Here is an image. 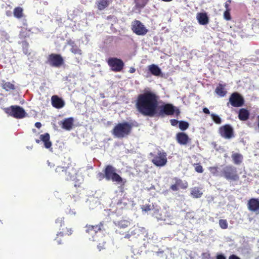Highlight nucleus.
I'll return each instance as SVG.
<instances>
[{"mask_svg": "<svg viewBox=\"0 0 259 259\" xmlns=\"http://www.w3.org/2000/svg\"><path fill=\"white\" fill-rule=\"evenodd\" d=\"M158 96L151 91H145L139 95L136 107L138 111L145 116H153L158 107Z\"/></svg>", "mask_w": 259, "mask_h": 259, "instance_id": "nucleus-1", "label": "nucleus"}, {"mask_svg": "<svg viewBox=\"0 0 259 259\" xmlns=\"http://www.w3.org/2000/svg\"><path fill=\"white\" fill-rule=\"evenodd\" d=\"M132 126L127 122L117 124L112 131V134L117 138H123L131 133Z\"/></svg>", "mask_w": 259, "mask_h": 259, "instance_id": "nucleus-2", "label": "nucleus"}, {"mask_svg": "<svg viewBox=\"0 0 259 259\" xmlns=\"http://www.w3.org/2000/svg\"><path fill=\"white\" fill-rule=\"evenodd\" d=\"M153 215L158 221H163L165 222V224L170 225L175 223L173 221H170L172 218V215L169 210L166 208L162 210L155 208L153 210Z\"/></svg>", "mask_w": 259, "mask_h": 259, "instance_id": "nucleus-3", "label": "nucleus"}, {"mask_svg": "<svg viewBox=\"0 0 259 259\" xmlns=\"http://www.w3.org/2000/svg\"><path fill=\"white\" fill-rule=\"evenodd\" d=\"M221 176L224 177L228 181H233L238 180L239 178L236 168L232 165L222 166Z\"/></svg>", "mask_w": 259, "mask_h": 259, "instance_id": "nucleus-4", "label": "nucleus"}, {"mask_svg": "<svg viewBox=\"0 0 259 259\" xmlns=\"http://www.w3.org/2000/svg\"><path fill=\"white\" fill-rule=\"evenodd\" d=\"M105 179L108 180H111L117 184L124 183L122 178L116 173V169L111 165H107L104 170Z\"/></svg>", "mask_w": 259, "mask_h": 259, "instance_id": "nucleus-5", "label": "nucleus"}, {"mask_svg": "<svg viewBox=\"0 0 259 259\" xmlns=\"http://www.w3.org/2000/svg\"><path fill=\"white\" fill-rule=\"evenodd\" d=\"M6 112L16 118H23L27 115L24 109L19 106H11L6 109Z\"/></svg>", "mask_w": 259, "mask_h": 259, "instance_id": "nucleus-6", "label": "nucleus"}, {"mask_svg": "<svg viewBox=\"0 0 259 259\" xmlns=\"http://www.w3.org/2000/svg\"><path fill=\"white\" fill-rule=\"evenodd\" d=\"M152 162L158 167L165 166L167 162L166 153L163 150L158 151L157 153L154 155Z\"/></svg>", "mask_w": 259, "mask_h": 259, "instance_id": "nucleus-7", "label": "nucleus"}, {"mask_svg": "<svg viewBox=\"0 0 259 259\" xmlns=\"http://www.w3.org/2000/svg\"><path fill=\"white\" fill-rule=\"evenodd\" d=\"M132 30L138 35H144L148 32L146 27L139 20H134L132 22Z\"/></svg>", "mask_w": 259, "mask_h": 259, "instance_id": "nucleus-8", "label": "nucleus"}, {"mask_svg": "<svg viewBox=\"0 0 259 259\" xmlns=\"http://www.w3.org/2000/svg\"><path fill=\"white\" fill-rule=\"evenodd\" d=\"M102 226L103 225L102 223H100L99 225L87 226V229L86 230V232L89 233V235L92 236V238H89L90 240L96 241L97 239L95 236H99L102 234Z\"/></svg>", "mask_w": 259, "mask_h": 259, "instance_id": "nucleus-9", "label": "nucleus"}, {"mask_svg": "<svg viewBox=\"0 0 259 259\" xmlns=\"http://www.w3.org/2000/svg\"><path fill=\"white\" fill-rule=\"evenodd\" d=\"M229 102L232 106L239 107L243 105L244 101L243 97L240 94L235 92L230 97Z\"/></svg>", "mask_w": 259, "mask_h": 259, "instance_id": "nucleus-10", "label": "nucleus"}, {"mask_svg": "<svg viewBox=\"0 0 259 259\" xmlns=\"http://www.w3.org/2000/svg\"><path fill=\"white\" fill-rule=\"evenodd\" d=\"M48 62L52 66L58 67L62 65L64 60L61 55L52 54L49 56Z\"/></svg>", "mask_w": 259, "mask_h": 259, "instance_id": "nucleus-11", "label": "nucleus"}, {"mask_svg": "<svg viewBox=\"0 0 259 259\" xmlns=\"http://www.w3.org/2000/svg\"><path fill=\"white\" fill-rule=\"evenodd\" d=\"M108 63L113 71L117 72L121 71L124 65L121 60L116 58H110Z\"/></svg>", "mask_w": 259, "mask_h": 259, "instance_id": "nucleus-12", "label": "nucleus"}, {"mask_svg": "<svg viewBox=\"0 0 259 259\" xmlns=\"http://www.w3.org/2000/svg\"><path fill=\"white\" fill-rule=\"evenodd\" d=\"M219 133L221 136L225 139H230L233 136V130L230 125H225L219 129Z\"/></svg>", "mask_w": 259, "mask_h": 259, "instance_id": "nucleus-13", "label": "nucleus"}, {"mask_svg": "<svg viewBox=\"0 0 259 259\" xmlns=\"http://www.w3.org/2000/svg\"><path fill=\"white\" fill-rule=\"evenodd\" d=\"M174 107L170 104H166L161 106L159 111V115L163 116L164 115H172L174 113Z\"/></svg>", "mask_w": 259, "mask_h": 259, "instance_id": "nucleus-14", "label": "nucleus"}, {"mask_svg": "<svg viewBox=\"0 0 259 259\" xmlns=\"http://www.w3.org/2000/svg\"><path fill=\"white\" fill-rule=\"evenodd\" d=\"M247 205L249 210L256 213H259V199L255 198L250 199L248 202Z\"/></svg>", "mask_w": 259, "mask_h": 259, "instance_id": "nucleus-15", "label": "nucleus"}, {"mask_svg": "<svg viewBox=\"0 0 259 259\" xmlns=\"http://www.w3.org/2000/svg\"><path fill=\"white\" fill-rule=\"evenodd\" d=\"M74 121L73 117L66 118L61 121L60 125L66 131H70L73 126Z\"/></svg>", "mask_w": 259, "mask_h": 259, "instance_id": "nucleus-16", "label": "nucleus"}, {"mask_svg": "<svg viewBox=\"0 0 259 259\" xmlns=\"http://www.w3.org/2000/svg\"><path fill=\"white\" fill-rule=\"evenodd\" d=\"M176 140L180 145H187L191 140L188 136L183 132L179 133L177 134Z\"/></svg>", "mask_w": 259, "mask_h": 259, "instance_id": "nucleus-17", "label": "nucleus"}, {"mask_svg": "<svg viewBox=\"0 0 259 259\" xmlns=\"http://www.w3.org/2000/svg\"><path fill=\"white\" fill-rule=\"evenodd\" d=\"M51 102L52 106L57 109L62 108L65 106V102L56 95L52 97Z\"/></svg>", "mask_w": 259, "mask_h": 259, "instance_id": "nucleus-18", "label": "nucleus"}, {"mask_svg": "<svg viewBox=\"0 0 259 259\" xmlns=\"http://www.w3.org/2000/svg\"><path fill=\"white\" fill-rule=\"evenodd\" d=\"M40 141L44 143V146L47 149H52V143L50 140V135L48 133H45L40 135Z\"/></svg>", "mask_w": 259, "mask_h": 259, "instance_id": "nucleus-19", "label": "nucleus"}, {"mask_svg": "<svg viewBox=\"0 0 259 259\" xmlns=\"http://www.w3.org/2000/svg\"><path fill=\"white\" fill-rule=\"evenodd\" d=\"M64 174L65 175V179L67 180L74 181L75 179L76 170L72 168H66Z\"/></svg>", "mask_w": 259, "mask_h": 259, "instance_id": "nucleus-20", "label": "nucleus"}, {"mask_svg": "<svg viewBox=\"0 0 259 259\" xmlns=\"http://www.w3.org/2000/svg\"><path fill=\"white\" fill-rule=\"evenodd\" d=\"M148 70L153 75L158 76L162 74L161 69L155 64H151L148 66Z\"/></svg>", "mask_w": 259, "mask_h": 259, "instance_id": "nucleus-21", "label": "nucleus"}, {"mask_svg": "<svg viewBox=\"0 0 259 259\" xmlns=\"http://www.w3.org/2000/svg\"><path fill=\"white\" fill-rule=\"evenodd\" d=\"M196 19L201 25H206L208 23V18L205 13H199L197 14Z\"/></svg>", "mask_w": 259, "mask_h": 259, "instance_id": "nucleus-22", "label": "nucleus"}, {"mask_svg": "<svg viewBox=\"0 0 259 259\" xmlns=\"http://www.w3.org/2000/svg\"><path fill=\"white\" fill-rule=\"evenodd\" d=\"M114 223L116 227L120 229H124L130 226L131 225V222L126 220L115 221Z\"/></svg>", "mask_w": 259, "mask_h": 259, "instance_id": "nucleus-23", "label": "nucleus"}, {"mask_svg": "<svg viewBox=\"0 0 259 259\" xmlns=\"http://www.w3.org/2000/svg\"><path fill=\"white\" fill-rule=\"evenodd\" d=\"M110 4L109 0H98L96 2V5L98 9L101 11L104 10Z\"/></svg>", "mask_w": 259, "mask_h": 259, "instance_id": "nucleus-24", "label": "nucleus"}, {"mask_svg": "<svg viewBox=\"0 0 259 259\" xmlns=\"http://www.w3.org/2000/svg\"><path fill=\"white\" fill-rule=\"evenodd\" d=\"M232 158L233 162L237 165L240 164L243 160V156L240 153H233Z\"/></svg>", "mask_w": 259, "mask_h": 259, "instance_id": "nucleus-25", "label": "nucleus"}, {"mask_svg": "<svg viewBox=\"0 0 259 259\" xmlns=\"http://www.w3.org/2000/svg\"><path fill=\"white\" fill-rule=\"evenodd\" d=\"M68 44L71 46L70 51L74 54L81 55V50L75 45L74 42L70 40L68 42Z\"/></svg>", "mask_w": 259, "mask_h": 259, "instance_id": "nucleus-26", "label": "nucleus"}, {"mask_svg": "<svg viewBox=\"0 0 259 259\" xmlns=\"http://www.w3.org/2000/svg\"><path fill=\"white\" fill-rule=\"evenodd\" d=\"M202 192L198 187L192 188L191 190V195L194 198H200L202 195Z\"/></svg>", "mask_w": 259, "mask_h": 259, "instance_id": "nucleus-27", "label": "nucleus"}, {"mask_svg": "<svg viewBox=\"0 0 259 259\" xmlns=\"http://www.w3.org/2000/svg\"><path fill=\"white\" fill-rule=\"evenodd\" d=\"M238 116L241 120H246L249 117V112L245 109H241L239 110Z\"/></svg>", "mask_w": 259, "mask_h": 259, "instance_id": "nucleus-28", "label": "nucleus"}, {"mask_svg": "<svg viewBox=\"0 0 259 259\" xmlns=\"http://www.w3.org/2000/svg\"><path fill=\"white\" fill-rule=\"evenodd\" d=\"M216 94L220 97H224L226 95L227 91L225 90L224 86L219 84L215 90Z\"/></svg>", "mask_w": 259, "mask_h": 259, "instance_id": "nucleus-29", "label": "nucleus"}, {"mask_svg": "<svg viewBox=\"0 0 259 259\" xmlns=\"http://www.w3.org/2000/svg\"><path fill=\"white\" fill-rule=\"evenodd\" d=\"M131 202L132 203V205H133V202H132V201L124 197L120 201H118V205H120L121 207H123V206H126Z\"/></svg>", "mask_w": 259, "mask_h": 259, "instance_id": "nucleus-30", "label": "nucleus"}, {"mask_svg": "<svg viewBox=\"0 0 259 259\" xmlns=\"http://www.w3.org/2000/svg\"><path fill=\"white\" fill-rule=\"evenodd\" d=\"M3 88L7 91L15 89V85L10 82H6L3 85Z\"/></svg>", "mask_w": 259, "mask_h": 259, "instance_id": "nucleus-31", "label": "nucleus"}, {"mask_svg": "<svg viewBox=\"0 0 259 259\" xmlns=\"http://www.w3.org/2000/svg\"><path fill=\"white\" fill-rule=\"evenodd\" d=\"M177 185H178V188L185 189L187 188L188 184L187 182H184L181 180L176 179Z\"/></svg>", "mask_w": 259, "mask_h": 259, "instance_id": "nucleus-32", "label": "nucleus"}, {"mask_svg": "<svg viewBox=\"0 0 259 259\" xmlns=\"http://www.w3.org/2000/svg\"><path fill=\"white\" fill-rule=\"evenodd\" d=\"M14 15L16 18H21L22 16V9L19 7L15 8L14 10Z\"/></svg>", "mask_w": 259, "mask_h": 259, "instance_id": "nucleus-33", "label": "nucleus"}, {"mask_svg": "<svg viewBox=\"0 0 259 259\" xmlns=\"http://www.w3.org/2000/svg\"><path fill=\"white\" fill-rule=\"evenodd\" d=\"M179 128L182 131H185L187 130L189 127V123L186 121H180L179 124Z\"/></svg>", "mask_w": 259, "mask_h": 259, "instance_id": "nucleus-34", "label": "nucleus"}, {"mask_svg": "<svg viewBox=\"0 0 259 259\" xmlns=\"http://www.w3.org/2000/svg\"><path fill=\"white\" fill-rule=\"evenodd\" d=\"M148 0H135L136 6L140 8H143L145 6Z\"/></svg>", "mask_w": 259, "mask_h": 259, "instance_id": "nucleus-35", "label": "nucleus"}, {"mask_svg": "<svg viewBox=\"0 0 259 259\" xmlns=\"http://www.w3.org/2000/svg\"><path fill=\"white\" fill-rule=\"evenodd\" d=\"M218 167H210L209 170L210 172L214 176H221V173L219 172Z\"/></svg>", "mask_w": 259, "mask_h": 259, "instance_id": "nucleus-36", "label": "nucleus"}, {"mask_svg": "<svg viewBox=\"0 0 259 259\" xmlns=\"http://www.w3.org/2000/svg\"><path fill=\"white\" fill-rule=\"evenodd\" d=\"M211 118L217 124H220L222 122L221 118L217 115L214 113H211L210 114Z\"/></svg>", "mask_w": 259, "mask_h": 259, "instance_id": "nucleus-37", "label": "nucleus"}, {"mask_svg": "<svg viewBox=\"0 0 259 259\" xmlns=\"http://www.w3.org/2000/svg\"><path fill=\"white\" fill-rule=\"evenodd\" d=\"M219 225L220 227L223 229H226L228 228V223L226 220H220Z\"/></svg>", "mask_w": 259, "mask_h": 259, "instance_id": "nucleus-38", "label": "nucleus"}, {"mask_svg": "<svg viewBox=\"0 0 259 259\" xmlns=\"http://www.w3.org/2000/svg\"><path fill=\"white\" fill-rule=\"evenodd\" d=\"M230 11V10H226L224 13V18L227 21L230 20L231 19Z\"/></svg>", "mask_w": 259, "mask_h": 259, "instance_id": "nucleus-39", "label": "nucleus"}, {"mask_svg": "<svg viewBox=\"0 0 259 259\" xmlns=\"http://www.w3.org/2000/svg\"><path fill=\"white\" fill-rule=\"evenodd\" d=\"M132 236H135L138 235V233L139 232V229L138 228H134L129 230Z\"/></svg>", "mask_w": 259, "mask_h": 259, "instance_id": "nucleus-40", "label": "nucleus"}, {"mask_svg": "<svg viewBox=\"0 0 259 259\" xmlns=\"http://www.w3.org/2000/svg\"><path fill=\"white\" fill-rule=\"evenodd\" d=\"M65 168L64 167H61V166H58L56 168V172H58L59 174L60 173H62V174H64V171L65 170Z\"/></svg>", "mask_w": 259, "mask_h": 259, "instance_id": "nucleus-41", "label": "nucleus"}, {"mask_svg": "<svg viewBox=\"0 0 259 259\" xmlns=\"http://www.w3.org/2000/svg\"><path fill=\"white\" fill-rule=\"evenodd\" d=\"M202 259H212L210 257V254L208 252L202 253Z\"/></svg>", "mask_w": 259, "mask_h": 259, "instance_id": "nucleus-42", "label": "nucleus"}, {"mask_svg": "<svg viewBox=\"0 0 259 259\" xmlns=\"http://www.w3.org/2000/svg\"><path fill=\"white\" fill-rule=\"evenodd\" d=\"M63 218H59L56 221V224H59V226H62L63 224Z\"/></svg>", "mask_w": 259, "mask_h": 259, "instance_id": "nucleus-43", "label": "nucleus"}, {"mask_svg": "<svg viewBox=\"0 0 259 259\" xmlns=\"http://www.w3.org/2000/svg\"><path fill=\"white\" fill-rule=\"evenodd\" d=\"M195 170L199 173H201L203 172V168L202 166L200 165H197L195 168Z\"/></svg>", "mask_w": 259, "mask_h": 259, "instance_id": "nucleus-44", "label": "nucleus"}, {"mask_svg": "<svg viewBox=\"0 0 259 259\" xmlns=\"http://www.w3.org/2000/svg\"><path fill=\"white\" fill-rule=\"evenodd\" d=\"M104 178H105V174H103L102 172H99V173L98 174V175H97V178L99 180H102Z\"/></svg>", "mask_w": 259, "mask_h": 259, "instance_id": "nucleus-45", "label": "nucleus"}, {"mask_svg": "<svg viewBox=\"0 0 259 259\" xmlns=\"http://www.w3.org/2000/svg\"><path fill=\"white\" fill-rule=\"evenodd\" d=\"M179 122L178 120H176V119H171L170 120V123H171V124L173 126H176L177 125L178 123L179 124Z\"/></svg>", "mask_w": 259, "mask_h": 259, "instance_id": "nucleus-46", "label": "nucleus"}, {"mask_svg": "<svg viewBox=\"0 0 259 259\" xmlns=\"http://www.w3.org/2000/svg\"><path fill=\"white\" fill-rule=\"evenodd\" d=\"M170 189L173 191H177L179 189L176 182L170 186Z\"/></svg>", "mask_w": 259, "mask_h": 259, "instance_id": "nucleus-47", "label": "nucleus"}, {"mask_svg": "<svg viewBox=\"0 0 259 259\" xmlns=\"http://www.w3.org/2000/svg\"><path fill=\"white\" fill-rule=\"evenodd\" d=\"M143 210L147 211L150 210H151L150 206V205H145L144 206V207L142 208Z\"/></svg>", "mask_w": 259, "mask_h": 259, "instance_id": "nucleus-48", "label": "nucleus"}, {"mask_svg": "<svg viewBox=\"0 0 259 259\" xmlns=\"http://www.w3.org/2000/svg\"><path fill=\"white\" fill-rule=\"evenodd\" d=\"M216 259H226V258L225 256V255L221 254H218L217 255Z\"/></svg>", "mask_w": 259, "mask_h": 259, "instance_id": "nucleus-49", "label": "nucleus"}, {"mask_svg": "<svg viewBox=\"0 0 259 259\" xmlns=\"http://www.w3.org/2000/svg\"><path fill=\"white\" fill-rule=\"evenodd\" d=\"M228 2H230V1H228L225 4V7L226 8V10H230L229 8V4H228Z\"/></svg>", "mask_w": 259, "mask_h": 259, "instance_id": "nucleus-50", "label": "nucleus"}, {"mask_svg": "<svg viewBox=\"0 0 259 259\" xmlns=\"http://www.w3.org/2000/svg\"><path fill=\"white\" fill-rule=\"evenodd\" d=\"M229 259H240L238 256L236 255L232 254L230 255L229 257Z\"/></svg>", "mask_w": 259, "mask_h": 259, "instance_id": "nucleus-51", "label": "nucleus"}, {"mask_svg": "<svg viewBox=\"0 0 259 259\" xmlns=\"http://www.w3.org/2000/svg\"><path fill=\"white\" fill-rule=\"evenodd\" d=\"M132 236V235L131 234L130 231H128L127 232V233L124 236V238H126V239H129L130 238V237Z\"/></svg>", "mask_w": 259, "mask_h": 259, "instance_id": "nucleus-52", "label": "nucleus"}, {"mask_svg": "<svg viewBox=\"0 0 259 259\" xmlns=\"http://www.w3.org/2000/svg\"><path fill=\"white\" fill-rule=\"evenodd\" d=\"M35 126L36 127L39 128L41 126V124L39 122H37L35 123Z\"/></svg>", "mask_w": 259, "mask_h": 259, "instance_id": "nucleus-53", "label": "nucleus"}, {"mask_svg": "<svg viewBox=\"0 0 259 259\" xmlns=\"http://www.w3.org/2000/svg\"><path fill=\"white\" fill-rule=\"evenodd\" d=\"M203 111L204 113H205L206 114H209V113H210L209 110L207 108H204L203 109Z\"/></svg>", "mask_w": 259, "mask_h": 259, "instance_id": "nucleus-54", "label": "nucleus"}, {"mask_svg": "<svg viewBox=\"0 0 259 259\" xmlns=\"http://www.w3.org/2000/svg\"><path fill=\"white\" fill-rule=\"evenodd\" d=\"M68 213L71 215H75L76 213L74 210L70 209L69 212H68Z\"/></svg>", "mask_w": 259, "mask_h": 259, "instance_id": "nucleus-55", "label": "nucleus"}, {"mask_svg": "<svg viewBox=\"0 0 259 259\" xmlns=\"http://www.w3.org/2000/svg\"><path fill=\"white\" fill-rule=\"evenodd\" d=\"M136 71V69L134 67H131L130 69V70H129V72L131 73H133L135 72Z\"/></svg>", "mask_w": 259, "mask_h": 259, "instance_id": "nucleus-56", "label": "nucleus"}, {"mask_svg": "<svg viewBox=\"0 0 259 259\" xmlns=\"http://www.w3.org/2000/svg\"><path fill=\"white\" fill-rule=\"evenodd\" d=\"M3 33H4V34H5L6 39H8L9 38L8 34L7 33H6L5 32H3Z\"/></svg>", "mask_w": 259, "mask_h": 259, "instance_id": "nucleus-57", "label": "nucleus"}, {"mask_svg": "<svg viewBox=\"0 0 259 259\" xmlns=\"http://www.w3.org/2000/svg\"><path fill=\"white\" fill-rule=\"evenodd\" d=\"M48 165L50 166L51 167L54 165V164L53 163H52L49 161H48Z\"/></svg>", "mask_w": 259, "mask_h": 259, "instance_id": "nucleus-58", "label": "nucleus"}, {"mask_svg": "<svg viewBox=\"0 0 259 259\" xmlns=\"http://www.w3.org/2000/svg\"><path fill=\"white\" fill-rule=\"evenodd\" d=\"M98 248L99 249V250H101L104 247H103V246H102L100 245V244H99V245H98Z\"/></svg>", "mask_w": 259, "mask_h": 259, "instance_id": "nucleus-59", "label": "nucleus"}, {"mask_svg": "<svg viewBox=\"0 0 259 259\" xmlns=\"http://www.w3.org/2000/svg\"><path fill=\"white\" fill-rule=\"evenodd\" d=\"M58 236H63V233L62 232H59L57 234V235Z\"/></svg>", "mask_w": 259, "mask_h": 259, "instance_id": "nucleus-60", "label": "nucleus"}, {"mask_svg": "<svg viewBox=\"0 0 259 259\" xmlns=\"http://www.w3.org/2000/svg\"><path fill=\"white\" fill-rule=\"evenodd\" d=\"M40 140H36V142L37 143H39L40 142Z\"/></svg>", "mask_w": 259, "mask_h": 259, "instance_id": "nucleus-61", "label": "nucleus"}, {"mask_svg": "<svg viewBox=\"0 0 259 259\" xmlns=\"http://www.w3.org/2000/svg\"><path fill=\"white\" fill-rule=\"evenodd\" d=\"M71 234H72V230L71 229H70L68 235H71Z\"/></svg>", "mask_w": 259, "mask_h": 259, "instance_id": "nucleus-62", "label": "nucleus"}, {"mask_svg": "<svg viewBox=\"0 0 259 259\" xmlns=\"http://www.w3.org/2000/svg\"><path fill=\"white\" fill-rule=\"evenodd\" d=\"M57 242H58V244H61V242L60 241V240H58Z\"/></svg>", "mask_w": 259, "mask_h": 259, "instance_id": "nucleus-63", "label": "nucleus"}, {"mask_svg": "<svg viewBox=\"0 0 259 259\" xmlns=\"http://www.w3.org/2000/svg\"><path fill=\"white\" fill-rule=\"evenodd\" d=\"M258 127L259 128V116H258Z\"/></svg>", "mask_w": 259, "mask_h": 259, "instance_id": "nucleus-64", "label": "nucleus"}]
</instances>
